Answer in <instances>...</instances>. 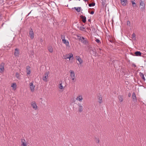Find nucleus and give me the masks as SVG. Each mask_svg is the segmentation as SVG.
Wrapping results in <instances>:
<instances>
[{
  "label": "nucleus",
  "mask_w": 146,
  "mask_h": 146,
  "mask_svg": "<svg viewBox=\"0 0 146 146\" xmlns=\"http://www.w3.org/2000/svg\"><path fill=\"white\" fill-rule=\"evenodd\" d=\"M35 87L32 82L29 84V87L31 91L33 92L34 91Z\"/></svg>",
  "instance_id": "6"
},
{
  "label": "nucleus",
  "mask_w": 146,
  "mask_h": 146,
  "mask_svg": "<svg viewBox=\"0 0 146 146\" xmlns=\"http://www.w3.org/2000/svg\"><path fill=\"white\" fill-rule=\"evenodd\" d=\"M77 105L78 106V111L79 113H81L83 111V107L80 103H78Z\"/></svg>",
  "instance_id": "2"
},
{
  "label": "nucleus",
  "mask_w": 146,
  "mask_h": 146,
  "mask_svg": "<svg viewBox=\"0 0 146 146\" xmlns=\"http://www.w3.org/2000/svg\"><path fill=\"white\" fill-rule=\"evenodd\" d=\"M21 142L22 143V145L23 146H26L27 144L25 143V141L24 139H21Z\"/></svg>",
  "instance_id": "19"
},
{
  "label": "nucleus",
  "mask_w": 146,
  "mask_h": 146,
  "mask_svg": "<svg viewBox=\"0 0 146 146\" xmlns=\"http://www.w3.org/2000/svg\"><path fill=\"white\" fill-rule=\"evenodd\" d=\"M84 1L85 2H86V1H88V0H84Z\"/></svg>",
  "instance_id": "44"
},
{
  "label": "nucleus",
  "mask_w": 146,
  "mask_h": 146,
  "mask_svg": "<svg viewBox=\"0 0 146 146\" xmlns=\"http://www.w3.org/2000/svg\"><path fill=\"white\" fill-rule=\"evenodd\" d=\"M123 96H122L119 95L118 97V98L119 99V101L120 102H121L123 101Z\"/></svg>",
  "instance_id": "23"
},
{
  "label": "nucleus",
  "mask_w": 146,
  "mask_h": 146,
  "mask_svg": "<svg viewBox=\"0 0 146 146\" xmlns=\"http://www.w3.org/2000/svg\"><path fill=\"white\" fill-rule=\"evenodd\" d=\"M76 100L79 101L80 102H81L83 99V98L82 96H79L77 97L76 98Z\"/></svg>",
  "instance_id": "16"
},
{
  "label": "nucleus",
  "mask_w": 146,
  "mask_h": 146,
  "mask_svg": "<svg viewBox=\"0 0 146 146\" xmlns=\"http://www.w3.org/2000/svg\"><path fill=\"white\" fill-rule=\"evenodd\" d=\"M110 42H112V40H110Z\"/></svg>",
  "instance_id": "43"
},
{
  "label": "nucleus",
  "mask_w": 146,
  "mask_h": 146,
  "mask_svg": "<svg viewBox=\"0 0 146 146\" xmlns=\"http://www.w3.org/2000/svg\"><path fill=\"white\" fill-rule=\"evenodd\" d=\"M131 98L133 101L136 102L137 101V98L135 94V92H133L132 94Z\"/></svg>",
  "instance_id": "7"
},
{
  "label": "nucleus",
  "mask_w": 146,
  "mask_h": 146,
  "mask_svg": "<svg viewBox=\"0 0 146 146\" xmlns=\"http://www.w3.org/2000/svg\"><path fill=\"white\" fill-rule=\"evenodd\" d=\"M61 39H62V40H63L65 39V36L64 35H61Z\"/></svg>",
  "instance_id": "34"
},
{
  "label": "nucleus",
  "mask_w": 146,
  "mask_h": 146,
  "mask_svg": "<svg viewBox=\"0 0 146 146\" xmlns=\"http://www.w3.org/2000/svg\"><path fill=\"white\" fill-rule=\"evenodd\" d=\"M91 49L90 48V52H92V54L94 55H96V54L97 52L95 48H93L92 47L91 48Z\"/></svg>",
  "instance_id": "12"
},
{
  "label": "nucleus",
  "mask_w": 146,
  "mask_h": 146,
  "mask_svg": "<svg viewBox=\"0 0 146 146\" xmlns=\"http://www.w3.org/2000/svg\"><path fill=\"white\" fill-rule=\"evenodd\" d=\"M3 24L2 25V26L3 25Z\"/></svg>",
  "instance_id": "48"
},
{
  "label": "nucleus",
  "mask_w": 146,
  "mask_h": 146,
  "mask_svg": "<svg viewBox=\"0 0 146 146\" xmlns=\"http://www.w3.org/2000/svg\"><path fill=\"white\" fill-rule=\"evenodd\" d=\"M84 29L85 28L82 27H80V29L81 31H84Z\"/></svg>",
  "instance_id": "35"
},
{
  "label": "nucleus",
  "mask_w": 146,
  "mask_h": 146,
  "mask_svg": "<svg viewBox=\"0 0 146 146\" xmlns=\"http://www.w3.org/2000/svg\"><path fill=\"white\" fill-rule=\"evenodd\" d=\"M140 7H141V9L142 10H143L144 9L145 5L143 1H141L140 2Z\"/></svg>",
  "instance_id": "8"
},
{
  "label": "nucleus",
  "mask_w": 146,
  "mask_h": 146,
  "mask_svg": "<svg viewBox=\"0 0 146 146\" xmlns=\"http://www.w3.org/2000/svg\"><path fill=\"white\" fill-rule=\"evenodd\" d=\"M14 55L15 56H19V50L17 48H16L15 49Z\"/></svg>",
  "instance_id": "13"
},
{
  "label": "nucleus",
  "mask_w": 146,
  "mask_h": 146,
  "mask_svg": "<svg viewBox=\"0 0 146 146\" xmlns=\"http://www.w3.org/2000/svg\"><path fill=\"white\" fill-rule=\"evenodd\" d=\"M48 49L50 52L51 53L53 51V49L52 46H48Z\"/></svg>",
  "instance_id": "20"
},
{
  "label": "nucleus",
  "mask_w": 146,
  "mask_h": 146,
  "mask_svg": "<svg viewBox=\"0 0 146 146\" xmlns=\"http://www.w3.org/2000/svg\"><path fill=\"white\" fill-rule=\"evenodd\" d=\"M127 24L128 26H130V22L129 21H127Z\"/></svg>",
  "instance_id": "33"
},
{
  "label": "nucleus",
  "mask_w": 146,
  "mask_h": 146,
  "mask_svg": "<svg viewBox=\"0 0 146 146\" xmlns=\"http://www.w3.org/2000/svg\"><path fill=\"white\" fill-rule=\"evenodd\" d=\"M29 34L31 39H33L34 38V34L33 30L32 29H30L29 32Z\"/></svg>",
  "instance_id": "4"
},
{
  "label": "nucleus",
  "mask_w": 146,
  "mask_h": 146,
  "mask_svg": "<svg viewBox=\"0 0 146 146\" xmlns=\"http://www.w3.org/2000/svg\"><path fill=\"white\" fill-rule=\"evenodd\" d=\"M121 4L124 5H126L127 3V0H120Z\"/></svg>",
  "instance_id": "18"
},
{
  "label": "nucleus",
  "mask_w": 146,
  "mask_h": 146,
  "mask_svg": "<svg viewBox=\"0 0 146 146\" xmlns=\"http://www.w3.org/2000/svg\"><path fill=\"white\" fill-rule=\"evenodd\" d=\"M88 21L90 22L91 21V19H89L88 20Z\"/></svg>",
  "instance_id": "42"
},
{
  "label": "nucleus",
  "mask_w": 146,
  "mask_h": 146,
  "mask_svg": "<svg viewBox=\"0 0 146 146\" xmlns=\"http://www.w3.org/2000/svg\"><path fill=\"white\" fill-rule=\"evenodd\" d=\"M76 59L79 61L80 64H81L82 63L83 60L80 56H76Z\"/></svg>",
  "instance_id": "10"
},
{
  "label": "nucleus",
  "mask_w": 146,
  "mask_h": 146,
  "mask_svg": "<svg viewBox=\"0 0 146 146\" xmlns=\"http://www.w3.org/2000/svg\"><path fill=\"white\" fill-rule=\"evenodd\" d=\"M131 96V93H129L128 95V96L130 97Z\"/></svg>",
  "instance_id": "41"
},
{
  "label": "nucleus",
  "mask_w": 146,
  "mask_h": 146,
  "mask_svg": "<svg viewBox=\"0 0 146 146\" xmlns=\"http://www.w3.org/2000/svg\"><path fill=\"white\" fill-rule=\"evenodd\" d=\"M74 9L76 10V11L78 12H79L81 10V7H74Z\"/></svg>",
  "instance_id": "26"
},
{
  "label": "nucleus",
  "mask_w": 146,
  "mask_h": 146,
  "mask_svg": "<svg viewBox=\"0 0 146 146\" xmlns=\"http://www.w3.org/2000/svg\"><path fill=\"white\" fill-rule=\"evenodd\" d=\"M89 12L91 14H93L94 13V12L93 11H92L91 12H90L89 11Z\"/></svg>",
  "instance_id": "39"
},
{
  "label": "nucleus",
  "mask_w": 146,
  "mask_h": 146,
  "mask_svg": "<svg viewBox=\"0 0 146 146\" xmlns=\"http://www.w3.org/2000/svg\"><path fill=\"white\" fill-rule=\"evenodd\" d=\"M98 102L100 104H101L102 103V96L100 95H99L98 97Z\"/></svg>",
  "instance_id": "14"
},
{
  "label": "nucleus",
  "mask_w": 146,
  "mask_h": 146,
  "mask_svg": "<svg viewBox=\"0 0 146 146\" xmlns=\"http://www.w3.org/2000/svg\"><path fill=\"white\" fill-rule=\"evenodd\" d=\"M15 75H16V77L18 78V79H19V74L17 73V72L16 73V74H15Z\"/></svg>",
  "instance_id": "31"
},
{
  "label": "nucleus",
  "mask_w": 146,
  "mask_h": 146,
  "mask_svg": "<svg viewBox=\"0 0 146 146\" xmlns=\"http://www.w3.org/2000/svg\"><path fill=\"white\" fill-rule=\"evenodd\" d=\"M70 76L71 78L76 77L74 72V71L70 70Z\"/></svg>",
  "instance_id": "9"
},
{
  "label": "nucleus",
  "mask_w": 146,
  "mask_h": 146,
  "mask_svg": "<svg viewBox=\"0 0 146 146\" xmlns=\"http://www.w3.org/2000/svg\"><path fill=\"white\" fill-rule=\"evenodd\" d=\"M81 18L82 19V21L84 23H85L86 21V18L85 17L81 15L80 16Z\"/></svg>",
  "instance_id": "17"
},
{
  "label": "nucleus",
  "mask_w": 146,
  "mask_h": 146,
  "mask_svg": "<svg viewBox=\"0 0 146 146\" xmlns=\"http://www.w3.org/2000/svg\"><path fill=\"white\" fill-rule=\"evenodd\" d=\"M140 76L142 78V79L143 80H145V79L144 77V75L143 73L140 72Z\"/></svg>",
  "instance_id": "25"
},
{
  "label": "nucleus",
  "mask_w": 146,
  "mask_h": 146,
  "mask_svg": "<svg viewBox=\"0 0 146 146\" xmlns=\"http://www.w3.org/2000/svg\"><path fill=\"white\" fill-rule=\"evenodd\" d=\"M17 86L16 84L15 83H13L12 84L11 86V87L13 88V90H15Z\"/></svg>",
  "instance_id": "21"
},
{
  "label": "nucleus",
  "mask_w": 146,
  "mask_h": 146,
  "mask_svg": "<svg viewBox=\"0 0 146 146\" xmlns=\"http://www.w3.org/2000/svg\"><path fill=\"white\" fill-rule=\"evenodd\" d=\"M59 88L60 89H63V86H62V84H60V85H59Z\"/></svg>",
  "instance_id": "32"
},
{
  "label": "nucleus",
  "mask_w": 146,
  "mask_h": 146,
  "mask_svg": "<svg viewBox=\"0 0 146 146\" xmlns=\"http://www.w3.org/2000/svg\"><path fill=\"white\" fill-rule=\"evenodd\" d=\"M0 69L1 72L4 70V64L3 63H1L0 65Z\"/></svg>",
  "instance_id": "15"
},
{
  "label": "nucleus",
  "mask_w": 146,
  "mask_h": 146,
  "mask_svg": "<svg viewBox=\"0 0 146 146\" xmlns=\"http://www.w3.org/2000/svg\"><path fill=\"white\" fill-rule=\"evenodd\" d=\"M131 38L133 39L134 40H135V38H136L135 35L134 33H133V34Z\"/></svg>",
  "instance_id": "28"
},
{
  "label": "nucleus",
  "mask_w": 146,
  "mask_h": 146,
  "mask_svg": "<svg viewBox=\"0 0 146 146\" xmlns=\"http://www.w3.org/2000/svg\"><path fill=\"white\" fill-rule=\"evenodd\" d=\"M134 66L135 67H136V65H134Z\"/></svg>",
  "instance_id": "46"
},
{
  "label": "nucleus",
  "mask_w": 146,
  "mask_h": 146,
  "mask_svg": "<svg viewBox=\"0 0 146 146\" xmlns=\"http://www.w3.org/2000/svg\"><path fill=\"white\" fill-rule=\"evenodd\" d=\"M99 50H101V49H100V48H99Z\"/></svg>",
  "instance_id": "45"
},
{
  "label": "nucleus",
  "mask_w": 146,
  "mask_h": 146,
  "mask_svg": "<svg viewBox=\"0 0 146 146\" xmlns=\"http://www.w3.org/2000/svg\"><path fill=\"white\" fill-rule=\"evenodd\" d=\"M135 54V55L136 56H141V53L140 51H136V52Z\"/></svg>",
  "instance_id": "24"
},
{
  "label": "nucleus",
  "mask_w": 146,
  "mask_h": 146,
  "mask_svg": "<svg viewBox=\"0 0 146 146\" xmlns=\"http://www.w3.org/2000/svg\"><path fill=\"white\" fill-rule=\"evenodd\" d=\"M96 42L98 43H99L100 42V40L98 39H96L95 40Z\"/></svg>",
  "instance_id": "38"
},
{
  "label": "nucleus",
  "mask_w": 146,
  "mask_h": 146,
  "mask_svg": "<svg viewBox=\"0 0 146 146\" xmlns=\"http://www.w3.org/2000/svg\"><path fill=\"white\" fill-rule=\"evenodd\" d=\"M71 78L72 80V82H75L76 81V77L72 78Z\"/></svg>",
  "instance_id": "36"
},
{
  "label": "nucleus",
  "mask_w": 146,
  "mask_h": 146,
  "mask_svg": "<svg viewBox=\"0 0 146 146\" xmlns=\"http://www.w3.org/2000/svg\"><path fill=\"white\" fill-rule=\"evenodd\" d=\"M69 54H66L65 56H64V59H66L68 58V56H69Z\"/></svg>",
  "instance_id": "29"
},
{
  "label": "nucleus",
  "mask_w": 146,
  "mask_h": 146,
  "mask_svg": "<svg viewBox=\"0 0 146 146\" xmlns=\"http://www.w3.org/2000/svg\"><path fill=\"white\" fill-rule=\"evenodd\" d=\"M99 139H97L96 141V142L97 143H99Z\"/></svg>",
  "instance_id": "40"
},
{
  "label": "nucleus",
  "mask_w": 146,
  "mask_h": 146,
  "mask_svg": "<svg viewBox=\"0 0 146 146\" xmlns=\"http://www.w3.org/2000/svg\"><path fill=\"white\" fill-rule=\"evenodd\" d=\"M79 1H80V0H79Z\"/></svg>",
  "instance_id": "49"
},
{
  "label": "nucleus",
  "mask_w": 146,
  "mask_h": 146,
  "mask_svg": "<svg viewBox=\"0 0 146 146\" xmlns=\"http://www.w3.org/2000/svg\"><path fill=\"white\" fill-rule=\"evenodd\" d=\"M78 36V37H80L79 36Z\"/></svg>",
  "instance_id": "47"
},
{
  "label": "nucleus",
  "mask_w": 146,
  "mask_h": 146,
  "mask_svg": "<svg viewBox=\"0 0 146 146\" xmlns=\"http://www.w3.org/2000/svg\"><path fill=\"white\" fill-rule=\"evenodd\" d=\"M95 5V3H93L89 4V7L94 6Z\"/></svg>",
  "instance_id": "30"
},
{
  "label": "nucleus",
  "mask_w": 146,
  "mask_h": 146,
  "mask_svg": "<svg viewBox=\"0 0 146 146\" xmlns=\"http://www.w3.org/2000/svg\"><path fill=\"white\" fill-rule=\"evenodd\" d=\"M31 105L33 109L36 110L37 108V106L35 102L34 101L31 102Z\"/></svg>",
  "instance_id": "5"
},
{
  "label": "nucleus",
  "mask_w": 146,
  "mask_h": 146,
  "mask_svg": "<svg viewBox=\"0 0 146 146\" xmlns=\"http://www.w3.org/2000/svg\"><path fill=\"white\" fill-rule=\"evenodd\" d=\"M30 68V67L29 66H27V75H29L31 73V70Z\"/></svg>",
  "instance_id": "11"
},
{
  "label": "nucleus",
  "mask_w": 146,
  "mask_h": 146,
  "mask_svg": "<svg viewBox=\"0 0 146 146\" xmlns=\"http://www.w3.org/2000/svg\"><path fill=\"white\" fill-rule=\"evenodd\" d=\"M132 3V4L133 6V7L134 6V5H135V6H136V4L133 1H132L131 2Z\"/></svg>",
  "instance_id": "37"
},
{
  "label": "nucleus",
  "mask_w": 146,
  "mask_h": 146,
  "mask_svg": "<svg viewBox=\"0 0 146 146\" xmlns=\"http://www.w3.org/2000/svg\"><path fill=\"white\" fill-rule=\"evenodd\" d=\"M49 73V72H46L42 77V80L44 81V82H47V79L48 77V74Z\"/></svg>",
  "instance_id": "1"
},
{
  "label": "nucleus",
  "mask_w": 146,
  "mask_h": 146,
  "mask_svg": "<svg viewBox=\"0 0 146 146\" xmlns=\"http://www.w3.org/2000/svg\"><path fill=\"white\" fill-rule=\"evenodd\" d=\"M73 54H72V53H70L69 54L68 58H69V60H70V58H73Z\"/></svg>",
  "instance_id": "27"
},
{
  "label": "nucleus",
  "mask_w": 146,
  "mask_h": 146,
  "mask_svg": "<svg viewBox=\"0 0 146 146\" xmlns=\"http://www.w3.org/2000/svg\"><path fill=\"white\" fill-rule=\"evenodd\" d=\"M63 43L65 44L66 46H68L69 42L68 41L66 40H62Z\"/></svg>",
  "instance_id": "22"
},
{
  "label": "nucleus",
  "mask_w": 146,
  "mask_h": 146,
  "mask_svg": "<svg viewBox=\"0 0 146 146\" xmlns=\"http://www.w3.org/2000/svg\"><path fill=\"white\" fill-rule=\"evenodd\" d=\"M80 38L79 39L81 41L82 43L84 44H88V42L85 39V38L83 37H80Z\"/></svg>",
  "instance_id": "3"
}]
</instances>
